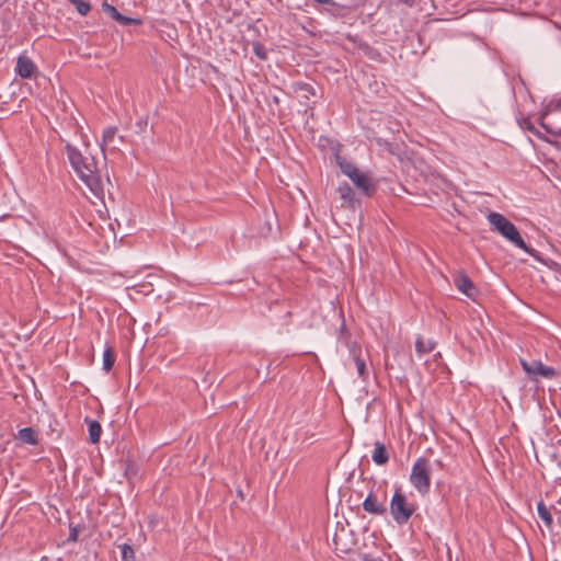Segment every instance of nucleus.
<instances>
[{
	"mask_svg": "<svg viewBox=\"0 0 561 561\" xmlns=\"http://www.w3.org/2000/svg\"><path fill=\"white\" fill-rule=\"evenodd\" d=\"M76 133L80 135L81 142L79 146L72 147V169L88 190V192L82 191L87 198L93 204L96 202L103 203L104 187L94 157L89 152L90 137L83 131L82 127H79Z\"/></svg>",
	"mask_w": 561,
	"mask_h": 561,
	"instance_id": "f257e3e1",
	"label": "nucleus"
},
{
	"mask_svg": "<svg viewBox=\"0 0 561 561\" xmlns=\"http://www.w3.org/2000/svg\"><path fill=\"white\" fill-rule=\"evenodd\" d=\"M486 219L493 230L500 233L508 242L514 244L516 248L522 249L530 255H535V250L529 248L523 240L516 226L511 222L504 215L495 211L488 214Z\"/></svg>",
	"mask_w": 561,
	"mask_h": 561,
	"instance_id": "f03ea898",
	"label": "nucleus"
},
{
	"mask_svg": "<svg viewBox=\"0 0 561 561\" xmlns=\"http://www.w3.org/2000/svg\"><path fill=\"white\" fill-rule=\"evenodd\" d=\"M431 473L432 466L430 460L425 457H419L412 466L409 481L422 496H425L430 493Z\"/></svg>",
	"mask_w": 561,
	"mask_h": 561,
	"instance_id": "7ed1b4c3",
	"label": "nucleus"
},
{
	"mask_svg": "<svg viewBox=\"0 0 561 561\" xmlns=\"http://www.w3.org/2000/svg\"><path fill=\"white\" fill-rule=\"evenodd\" d=\"M415 508V505L408 501L403 492L396 490L390 501V514L396 523L399 525L407 524Z\"/></svg>",
	"mask_w": 561,
	"mask_h": 561,
	"instance_id": "20e7f679",
	"label": "nucleus"
},
{
	"mask_svg": "<svg viewBox=\"0 0 561 561\" xmlns=\"http://www.w3.org/2000/svg\"><path fill=\"white\" fill-rule=\"evenodd\" d=\"M520 365L523 369L527 373L530 378L536 379L537 377L542 378H553L556 376V369L543 365L540 360H534L533 363H528L525 359H520Z\"/></svg>",
	"mask_w": 561,
	"mask_h": 561,
	"instance_id": "39448f33",
	"label": "nucleus"
},
{
	"mask_svg": "<svg viewBox=\"0 0 561 561\" xmlns=\"http://www.w3.org/2000/svg\"><path fill=\"white\" fill-rule=\"evenodd\" d=\"M122 141L123 136L117 135V128L111 126L103 131L101 147L103 150H117Z\"/></svg>",
	"mask_w": 561,
	"mask_h": 561,
	"instance_id": "423d86ee",
	"label": "nucleus"
},
{
	"mask_svg": "<svg viewBox=\"0 0 561 561\" xmlns=\"http://www.w3.org/2000/svg\"><path fill=\"white\" fill-rule=\"evenodd\" d=\"M454 284L457 287L459 291H461L463 295H466L470 299H474L478 289L474 286V284L471 282V279L463 273L458 274L454 278Z\"/></svg>",
	"mask_w": 561,
	"mask_h": 561,
	"instance_id": "0eeeda50",
	"label": "nucleus"
},
{
	"mask_svg": "<svg viewBox=\"0 0 561 561\" xmlns=\"http://www.w3.org/2000/svg\"><path fill=\"white\" fill-rule=\"evenodd\" d=\"M36 70L33 60L24 55H21L16 60L15 71L22 78H31Z\"/></svg>",
	"mask_w": 561,
	"mask_h": 561,
	"instance_id": "6e6552de",
	"label": "nucleus"
},
{
	"mask_svg": "<svg viewBox=\"0 0 561 561\" xmlns=\"http://www.w3.org/2000/svg\"><path fill=\"white\" fill-rule=\"evenodd\" d=\"M363 508L365 512L374 515H382L387 511L385 504L379 502L373 492L364 500Z\"/></svg>",
	"mask_w": 561,
	"mask_h": 561,
	"instance_id": "1a4fd4ad",
	"label": "nucleus"
},
{
	"mask_svg": "<svg viewBox=\"0 0 561 561\" xmlns=\"http://www.w3.org/2000/svg\"><path fill=\"white\" fill-rule=\"evenodd\" d=\"M352 176L353 178H350V180L359 191H362L366 195H370L375 191V187L366 173L357 171L356 175Z\"/></svg>",
	"mask_w": 561,
	"mask_h": 561,
	"instance_id": "9d476101",
	"label": "nucleus"
},
{
	"mask_svg": "<svg viewBox=\"0 0 561 561\" xmlns=\"http://www.w3.org/2000/svg\"><path fill=\"white\" fill-rule=\"evenodd\" d=\"M103 10L105 13H107L112 19H114L115 21H117L118 23H121L122 25H129V24H137L139 23L138 20L136 19H133V18H128V16H125L123 14H121L117 9L112 5V4H108V3H103Z\"/></svg>",
	"mask_w": 561,
	"mask_h": 561,
	"instance_id": "9b49d317",
	"label": "nucleus"
},
{
	"mask_svg": "<svg viewBox=\"0 0 561 561\" xmlns=\"http://www.w3.org/2000/svg\"><path fill=\"white\" fill-rule=\"evenodd\" d=\"M374 447L371 455L373 461L378 466L386 465L389 461V453L385 444L381 442H375Z\"/></svg>",
	"mask_w": 561,
	"mask_h": 561,
	"instance_id": "f8f14e48",
	"label": "nucleus"
},
{
	"mask_svg": "<svg viewBox=\"0 0 561 561\" xmlns=\"http://www.w3.org/2000/svg\"><path fill=\"white\" fill-rule=\"evenodd\" d=\"M16 439L20 440L22 444L27 445H37L38 443V433L36 430L32 427H24L21 428L16 434Z\"/></svg>",
	"mask_w": 561,
	"mask_h": 561,
	"instance_id": "ddd939ff",
	"label": "nucleus"
},
{
	"mask_svg": "<svg viewBox=\"0 0 561 561\" xmlns=\"http://www.w3.org/2000/svg\"><path fill=\"white\" fill-rule=\"evenodd\" d=\"M436 346V343L432 340L424 341L422 336H417L415 341V350L417 355L421 357L424 354L431 353Z\"/></svg>",
	"mask_w": 561,
	"mask_h": 561,
	"instance_id": "4468645a",
	"label": "nucleus"
},
{
	"mask_svg": "<svg viewBox=\"0 0 561 561\" xmlns=\"http://www.w3.org/2000/svg\"><path fill=\"white\" fill-rule=\"evenodd\" d=\"M537 514L546 527L550 528L552 526V515L549 507H547L542 501L537 503Z\"/></svg>",
	"mask_w": 561,
	"mask_h": 561,
	"instance_id": "2eb2a0df",
	"label": "nucleus"
},
{
	"mask_svg": "<svg viewBox=\"0 0 561 561\" xmlns=\"http://www.w3.org/2000/svg\"><path fill=\"white\" fill-rule=\"evenodd\" d=\"M352 360L356 368L359 378L365 379L368 375L365 359L360 357L355 351L352 352Z\"/></svg>",
	"mask_w": 561,
	"mask_h": 561,
	"instance_id": "dca6fc26",
	"label": "nucleus"
},
{
	"mask_svg": "<svg viewBox=\"0 0 561 561\" xmlns=\"http://www.w3.org/2000/svg\"><path fill=\"white\" fill-rule=\"evenodd\" d=\"M337 164L341 171L350 179L352 175H356V172L359 171L353 163L346 161L341 157H336Z\"/></svg>",
	"mask_w": 561,
	"mask_h": 561,
	"instance_id": "f3484780",
	"label": "nucleus"
},
{
	"mask_svg": "<svg viewBox=\"0 0 561 561\" xmlns=\"http://www.w3.org/2000/svg\"><path fill=\"white\" fill-rule=\"evenodd\" d=\"M337 192L340 194V197L347 203L348 205L353 204L354 202V192L352 187L347 183H343L339 186Z\"/></svg>",
	"mask_w": 561,
	"mask_h": 561,
	"instance_id": "a211bd4d",
	"label": "nucleus"
},
{
	"mask_svg": "<svg viewBox=\"0 0 561 561\" xmlns=\"http://www.w3.org/2000/svg\"><path fill=\"white\" fill-rule=\"evenodd\" d=\"M115 363V353L111 347H106L103 352V369L108 373Z\"/></svg>",
	"mask_w": 561,
	"mask_h": 561,
	"instance_id": "6ab92c4d",
	"label": "nucleus"
},
{
	"mask_svg": "<svg viewBox=\"0 0 561 561\" xmlns=\"http://www.w3.org/2000/svg\"><path fill=\"white\" fill-rule=\"evenodd\" d=\"M101 432L102 428L98 421L89 422V438L91 443L95 444L100 440Z\"/></svg>",
	"mask_w": 561,
	"mask_h": 561,
	"instance_id": "aec40b11",
	"label": "nucleus"
},
{
	"mask_svg": "<svg viewBox=\"0 0 561 561\" xmlns=\"http://www.w3.org/2000/svg\"><path fill=\"white\" fill-rule=\"evenodd\" d=\"M121 556H122V560L123 561H135V551L134 549L127 545V543H124L122 547H121Z\"/></svg>",
	"mask_w": 561,
	"mask_h": 561,
	"instance_id": "412c9836",
	"label": "nucleus"
},
{
	"mask_svg": "<svg viewBox=\"0 0 561 561\" xmlns=\"http://www.w3.org/2000/svg\"><path fill=\"white\" fill-rule=\"evenodd\" d=\"M72 4L81 15L88 14L91 9L90 3L84 0H72Z\"/></svg>",
	"mask_w": 561,
	"mask_h": 561,
	"instance_id": "4be33fe9",
	"label": "nucleus"
},
{
	"mask_svg": "<svg viewBox=\"0 0 561 561\" xmlns=\"http://www.w3.org/2000/svg\"><path fill=\"white\" fill-rule=\"evenodd\" d=\"M252 47H253V51H254V54H255L260 59H262V60L266 59V57H267V56H266V49H265V47H264L262 44H260L259 42H254V43H253V45H252Z\"/></svg>",
	"mask_w": 561,
	"mask_h": 561,
	"instance_id": "5701e85b",
	"label": "nucleus"
},
{
	"mask_svg": "<svg viewBox=\"0 0 561 561\" xmlns=\"http://www.w3.org/2000/svg\"><path fill=\"white\" fill-rule=\"evenodd\" d=\"M77 537H78L77 528L72 527V535H71L72 541H76Z\"/></svg>",
	"mask_w": 561,
	"mask_h": 561,
	"instance_id": "b1692460",
	"label": "nucleus"
},
{
	"mask_svg": "<svg viewBox=\"0 0 561 561\" xmlns=\"http://www.w3.org/2000/svg\"><path fill=\"white\" fill-rule=\"evenodd\" d=\"M364 561H382V560L380 558H368V557H365Z\"/></svg>",
	"mask_w": 561,
	"mask_h": 561,
	"instance_id": "393cba45",
	"label": "nucleus"
},
{
	"mask_svg": "<svg viewBox=\"0 0 561 561\" xmlns=\"http://www.w3.org/2000/svg\"><path fill=\"white\" fill-rule=\"evenodd\" d=\"M314 1L318 3H328L329 2V0H314Z\"/></svg>",
	"mask_w": 561,
	"mask_h": 561,
	"instance_id": "a878e982",
	"label": "nucleus"
},
{
	"mask_svg": "<svg viewBox=\"0 0 561 561\" xmlns=\"http://www.w3.org/2000/svg\"><path fill=\"white\" fill-rule=\"evenodd\" d=\"M66 150L68 151V153L70 154V145H66Z\"/></svg>",
	"mask_w": 561,
	"mask_h": 561,
	"instance_id": "bb28decb",
	"label": "nucleus"
},
{
	"mask_svg": "<svg viewBox=\"0 0 561 561\" xmlns=\"http://www.w3.org/2000/svg\"><path fill=\"white\" fill-rule=\"evenodd\" d=\"M541 126H542V127H545V129H546L547 131H549V133L551 131L549 128H547V127H546L545 123H541Z\"/></svg>",
	"mask_w": 561,
	"mask_h": 561,
	"instance_id": "cd10ccee",
	"label": "nucleus"
}]
</instances>
